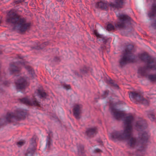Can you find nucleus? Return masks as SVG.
<instances>
[{
  "label": "nucleus",
  "instance_id": "obj_1",
  "mask_svg": "<svg viewBox=\"0 0 156 156\" xmlns=\"http://www.w3.org/2000/svg\"><path fill=\"white\" fill-rule=\"evenodd\" d=\"M111 113L113 116L117 119L125 118L124 124L125 126L123 133L115 131L110 135L112 140H128V144L131 147H134L136 143V138L132 137V123L134 118L133 116H126V114L114 108L111 109Z\"/></svg>",
  "mask_w": 156,
  "mask_h": 156
},
{
  "label": "nucleus",
  "instance_id": "obj_2",
  "mask_svg": "<svg viewBox=\"0 0 156 156\" xmlns=\"http://www.w3.org/2000/svg\"><path fill=\"white\" fill-rule=\"evenodd\" d=\"M8 15L6 22L13 24L14 29L21 32H24L30 29L31 23L27 22L26 18L17 14L14 10L10 11Z\"/></svg>",
  "mask_w": 156,
  "mask_h": 156
},
{
  "label": "nucleus",
  "instance_id": "obj_3",
  "mask_svg": "<svg viewBox=\"0 0 156 156\" xmlns=\"http://www.w3.org/2000/svg\"><path fill=\"white\" fill-rule=\"evenodd\" d=\"M144 62L146 67H140L138 70V73L143 76L147 75L149 69L156 70V61L154 59H141ZM148 79L151 82L156 81V74H150L148 76Z\"/></svg>",
  "mask_w": 156,
  "mask_h": 156
},
{
  "label": "nucleus",
  "instance_id": "obj_4",
  "mask_svg": "<svg viewBox=\"0 0 156 156\" xmlns=\"http://www.w3.org/2000/svg\"><path fill=\"white\" fill-rule=\"evenodd\" d=\"M27 110L18 108L13 112H8L4 119H0V126L3 124V120L8 122L24 119L27 114Z\"/></svg>",
  "mask_w": 156,
  "mask_h": 156
},
{
  "label": "nucleus",
  "instance_id": "obj_5",
  "mask_svg": "<svg viewBox=\"0 0 156 156\" xmlns=\"http://www.w3.org/2000/svg\"><path fill=\"white\" fill-rule=\"evenodd\" d=\"M118 21L115 24L116 27L119 28H124L131 21V18L128 16L119 13L117 15Z\"/></svg>",
  "mask_w": 156,
  "mask_h": 156
},
{
  "label": "nucleus",
  "instance_id": "obj_6",
  "mask_svg": "<svg viewBox=\"0 0 156 156\" xmlns=\"http://www.w3.org/2000/svg\"><path fill=\"white\" fill-rule=\"evenodd\" d=\"M129 97L131 100L137 102L147 105L149 104V101L144 98L140 92L136 91L131 92L129 94Z\"/></svg>",
  "mask_w": 156,
  "mask_h": 156
},
{
  "label": "nucleus",
  "instance_id": "obj_7",
  "mask_svg": "<svg viewBox=\"0 0 156 156\" xmlns=\"http://www.w3.org/2000/svg\"><path fill=\"white\" fill-rule=\"evenodd\" d=\"M133 46L129 45L126 46L125 50L123 51L121 58H133L132 56L133 52Z\"/></svg>",
  "mask_w": 156,
  "mask_h": 156
},
{
  "label": "nucleus",
  "instance_id": "obj_8",
  "mask_svg": "<svg viewBox=\"0 0 156 156\" xmlns=\"http://www.w3.org/2000/svg\"><path fill=\"white\" fill-rule=\"evenodd\" d=\"M37 138V136L34 135L31 140V148H28L26 153L25 154V156H28L29 154L31 156L33 154L36 149L37 145L36 143V140Z\"/></svg>",
  "mask_w": 156,
  "mask_h": 156
},
{
  "label": "nucleus",
  "instance_id": "obj_9",
  "mask_svg": "<svg viewBox=\"0 0 156 156\" xmlns=\"http://www.w3.org/2000/svg\"><path fill=\"white\" fill-rule=\"evenodd\" d=\"M15 84L16 89L20 90L25 89L29 85L27 81L21 77L15 82Z\"/></svg>",
  "mask_w": 156,
  "mask_h": 156
},
{
  "label": "nucleus",
  "instance_id": "obj_10",
  "mask_svg": "<svg viewBox=\"0 0 156 156\" xmlns=\"http://www.w3.org/2000/svg\"><path fill=\"white\" fill-rule=\"evenodd\" d=\"M20 101L23 103L28 106H39L40 102L38 101L36 98H33L29 99L27 98L20 99Z\"/></svg>",
  "mask_w": 156,
  "mask_h": 156
},
{
  "label": "nucleus",
  "instance_id": "obj_11",
  "mask_svg": "<svg viewBox=\"0 0 156 156\" xmlns=\"http://www.w3.org/2000/svg\"><path fill=\"white\" fill-rule=\"evenodd\" d=\"M149 135L147 132L142 131L139 134V137L140 138V141L143 146H145L147 142Z\"/></svg>",
  "mask_w": 156,
  "mask_h": 156
},
{
  "label": "nucleus",
  "instance_id": "obj_12",
  "mask_svg": "<svg viewBox=\"0 0 156 156\" xmlns=\"http://www.w3.org/2000/svg\"><path fill=\"white\" fill-rule=\"evenodd\" d=\"M82 105H75L73 109V115L77 119H80L79 115L81 113L80 109L82 108Z\"/></svg>",
  "mask_w": 156,
  "mask_h": 156
},
{
  "label": "nucleus",
  "instance_id": "obj_13",
  "mask_svg": "<svg viewBox=\"0 0 156 156\" xmlns=\"http://www.w3.org/2000/svg\"><path fill=\"white\" fill-rule=\"evenodd\" d=\"M98 133V129L97 127L88 128L87 129L86 133L88 136L93 137Z\"/></svg>",
  "mask_w": 156,
  "mask_h": 156
},
{
  "label": "nucleus",
  "instance_id": "obj_14",
  "mask_svg": "<svg viewBox=\"0 0 156 156\" xmlns=\"http://www.w3.org/2000/svg\"><path fill=\"white\" fill-rule=\"evenodd\" d=\"M135 126L138 130L139 131L140 129L143 130L145 129L147 125L145 120H140L136 123Z\"/></svg>",
  "mask_w": 156,
  "mask_h": 156
},
{
  "label": "nucleus",
  "instance_id": "obj_15",
  "mask_svg": "<svg viewBox=\"0 0 156 156\" xmlns=\"http://www.w3.org/2000/svg\"><path fill=\"white\" fill-rule=\"evenodd\" d=\"M137 59H121L119 61V66L121 68L122 67L126 65L128 63H133L135 62ZM140 61L142 62L141 59Z\"/></svg>",
  "mask_w": 156,
  "mask_h": 156
},
{
  "label": "nucleus",
  "instance_id": "obj_16",
  "mask_svg": "<svg viewBox=\"0 0 156 156\" xmlns=\"http://www.w3.org/2000/svg\"><path fill=\"white\" fill-rule=\"evenodd\" d=\"M17 63H11L10 66L9 71L11 74L17 73H19L20 70V68L17 67Z\"/></svg>",
  "mask_w": 156,
  "mask_h": 156
},
{
  "label": "nucleus",
  "instance_id": "obj_17",
  "mask_svg": "<svg viewBox=\"0 0 156 156\" xmlns=\"http://www.w3.org/2000/svg\"><path fill=\"white\" fill-rule=\"evenodd\" d=\"M37 95L40 98H46L47 96V94L45 90L43 88L37 89L35 92Z\"/></svg>",
  "mask_w": 156,
  "mask_h": 156
},
{
  "label": "nucleus",
  "instance_id": "obj_18",
  "mask_svg": "<svg viewBox=\"0 0 156 156\" xmlns=\"http://www.w3.org/2000/svg\"><path fill=\"white\" fill-rule=\"evenodd\" d=\"M124 0H115V3L111 2L109 4V5L111 7L113 8L121 7L124 3Z\"/></svg>",
  "mask_w": 156,
  "mask_h": 156
},
{
  "label": "nucleus",
  "instance_id": "obj_19",
  "mask_svg": "<svg viewBox=\"0 0 156 156\" xmlns=\"http://www.w3.org/2000/svg\"><path fill=\"white\" fill-rule=\"evenodd\" d=\"M108 4V2L105 1H101L100 2H98L96 3V6L97 8H101L102 9H106Z\"/></svg>",
  "mask_w": 156,
  "mask_h": 156
},
{
  "label": "nucleus",
  "instance_id": "obj_20",
  "mask_svg": "<svg viewBox=\"0 0 156 156\" xmlns=\"http://www.w3.org/2000/svg\"><path fill=\"white\" fill-rule=\"evenodd\" d=\"M148 16L150 18L156 16V3H154L152 4L151 11L148 13Z\"/></svg>",
  "mask_w": 156,
  "mask_h": 156
},
{
  "label": "nucleus",
  "instance_id": "obj_21",
  "mask_svg": "<svg viewBox=\"0 0 156 156\" xmlns=\"http://www.w3.org/2000/svg\"><path fill=\"white\" fill-rule=\"evenodd\" d=\"M25 68L29 72V73L31 74V76L34 77L35 75L32 67L29 66H25Z\"/></svg>",
  "mask_w": 156,
  "mask_h": 156
},
{
  "label": "nucleus",
  "instance_id": "obj_22",
  "mask_svg": "<svg viewBox=\"0 0 156 156\" xmlns=\"http://www.w3.org/2000/svg\"><path fill=\"white\" fill-rule=\"evenodd\" d=\"M138 56L139 58H152L146 52L139 54Z\"/></svg>",
  "mask_w": 156,
  "mask_h": 156
},
{
  "label": "nucleus",
  "instance_id": "obj_23",
  "mask_svg": "<svg viewBox=\"0 0 156 156\" xmlns=\"http://www.w3.org/2000/svg\"><path fill=\"white\" fill-rule=\"evenodd\" d=\"M78 153L81 154L84 153V148L83 146L82 145H79L77 147Z\"/></svg>",
  "mask_w": 156,
  "mask_h": 156
},
{
  "label": "nucleus",
  "instance_id": "obj_24",
  "mask_svg": "<svg viewBox=\"0 0 156 156\" xmlns=\"http://www.w3.org/2000/svg\"><path fill=\"white\" fill-rule=\"evenodd\" d=\"M109 82L111 84L112 86L113 87L116 88L118 89L119 86L116 84L114 83V81L112 80H110L109 81Z\"/></svg>",
  "mask_w": 156,
  "mask_h": 156
},
{
  "label": "nucleus",
  "instance_id": "obj_25",
  "mask_svg": "<svg viewBox=\"0 0 156 156\" xmlns=\"http://www.w3.org/2000/svg\"><path fill=\"white\" fill-rule=\"evenodd\" d=\"M94 34L97 38H101L102 40H103L104 39V37L102 35L99 34L96 30L94 31Z\"/></svg>",
  "mask_w": 156,
  "mask_h": 156
},
{
  "label": "nucleus",
  "instance_id": "obj_26",
  "mask_svg": "<svg viewBox=\"0 0 156 156\" xmlns=\"http://www.w3.org/2000/svg\"><path fill=\"white\" fill-rule=\"evenodd\" d=\"M114 29V26L111 24L108 25L107 27V29L109 31L112 30Z\"/></svg>",
  "mask_w": 156,
  "mask_h": 156
},
{
  "label": "nucleus",
  "instance_id": "obj_27",
  "mask_svg": "<svg viewBox=\"0 0 156 156\" xmlns=\"http://www.w3.org/2000/svg\"><path fill=\"white\" fill-rule=\"evenodd\" d=\"M148 116L151 121H153L155 119V115L153 114H149Z\"/></svg>",
  "mask_w": 156,
  "mask_h": 156
},
{
  "label": "nucleus",
  "instance_id": "obj_28",
  "mask_svg": "<svg viewBox=\"0 0 156 156\" xmlns=\"http://www.w3.org/2000/svg\"><path fill=\"white\" fill-rule=\"evenodd\" d=\"M63 87L67 90L71 88V86L69 85L65 84L64 85Z\"/></svg>",
  "mask_w": 156,
  "mask_h": 156
},
{
  "label": "nucleus",
  "instance_id": "obj_29",
  "mask_svg": "<svg viewBox=\"0 0 156 156\" xmlns=\"http://www.w3.org/2000/svg\"><path fill=\"white\" fill-rule=\"evenodd\" d=\"M24 143V142H23L22 141H20L19 142H17V144L19 146H21L23 145Z\"/></svg>",
  "mask_w": 156,
  "mask_h": 156
},
{
  "label": "nucleus",
  "instance_id": "obj_30",
  "mask_svg": "<svg viewBox=\"0 0 156 156\" xmlns=\"http://www.w3.org/2000/svg\"><path fill=\"white\" fill-rule=\"evenodd\" d=\"M109 93V91L108 90H106L104 91L103 93V96L105 97V96L108 95Z\"/></svg>",
  "mask_w": 156,
  "mask_h": 156
},
{
  "label": "nucleus",
  "instance_id": "obj_31",
  "mask_svg": "<svg viewBox=\"0 0 156 156\" xmlns=\"http://www.w3.org/2000/svg\"><path fill=\"white\" fill-rule=\"evenodd\" d=\"M24 58V57H22L21 55H17V57H16L15 58H20V59H21V58Z\"/></svg>",
  "mask_w": 156,
  "mask_h": 156
},
{
  "label": "nucleus",
  "instance_id": "obj_32",
  "mask_svg": "<svg viewBox=\"0 0 156 156\" xmlns=\"http://www.w3.org/2000/svg\"><path fill=\"white\" fill-rule=\"evenodd\" d=\"M152 26L155 28H156V20H155L154 23L152 24Z\"/></svg>",
  "mask_w": 156,
  "mask_h": 156
},
{
  "label": "nucleus",
  "instance_id": "obj_33",
  "mask_svg": "<svg viewBox=\"0 0 156 156\" xmlns=\"http://www.w3.org/2000/svg\"><path fill=\"white\" fill-rule=\"evenodd\" d=\"M101 151V150H100V149H95L94 150V152H100V151Z\"/></svg>",
  "mask_w": 156,
  "mask_h": 156
},
{
  "label": "nucleus",
  "instance_id": "obj_34",
  "mask_svg": "<svg viewBox=\"0 0 156 156\" xmlns=\"http://www.w3.org/2000/svg\"><path fill=\"white\" fill-rule=\"evenodd\" d=\"M48 42H44V43H43V44H42V45H43V46L44 45L46 46V45H48Z\"/></svg>",
  "mask_w": 156,
  "mask_h": 156
},
{
  "label": "nucleus",
  "instance_id": "obj_35",
  "mask_svg": "<svg viewBox=\"0 0 156 156\" xmlns=\"http://www.w3.org/2000/svg\"><path fill=\"white\" fill-rule=\"evenodd\" d=\"M47 144L49 146H50V144H51V142H50V141L49 140L47 141Z\"/></svg>",
  "mask_w": 156,
  "mask_h": 156
},
{
  "label": "nucleus",
  "instance_id": "obj_36",
  "mask_svg": "<svg viewBox=\"0 0 156 156\" xmlns=\"http://www.w3.org/2000/svg\"><path fill=\"white\" fill-rule=\"evenodd\" d=\"M9 83V82L8 81H5L4 83V84L8 86V83Z\"/></svg>",
  "mask_w": 156,
  "mask_h": 156
},
{
  "label": "nucleus",
  "instance_id": "obj_37",
  "mask_svg": "<svg viewBox=\"0 0 156 156\" xmlns=\"http://www.w3.org/2000/svg\"><path fill=\"white\" fill-rule=\"evenodd\" d=\"M98 142L100 143V144L101 145H103V142L101 141H98Z\"/></svg>",
  "mask_w": 156,
  "mask_h": 156
},
{
  "label": "nucleus",
  "instance_id": "obj_38",
  "mask_svg": "<svg viewBox=\"0 0 156 156\" xmlns=\"http://www.w3.org/2000/svg\"><path fill=\"white\" fill-rule=\"evenodd\" d=\"M144 150V149H140V150H139L138 151L139 152H140V151H143Z\"/></svg>",
  "mask_w": 156,
  "mask_h": 156
},
{
  "label": "nucleus",
  "instance_id": "obj_39",
  "mask_svg": "<svg viewBox=\"0 0 156 156\" xmlns=\"http://www.w3.org/2000/svg\"><path fill=\"white\" fill-rule=\"evenodd\" d=\"M58 2H61L62 0H56Z\"/></svg>",
  "mask_w": 156,
  "mask_h": 156
},
{
  "label": "nucleus",
  "instance_id": "obj_40",
  "mask_svg": "<svg viewBox=\"0 0 156 156\" xmlns=\"http://www.w3.org/2000/svg\"><path fill=\"white\" fill-rule=\"evenodd\" d=\"M22 2V1H21V0H20L19 1V2Z\"/></svg>",
  "mask_w": 156,
  "mask_h": 156
},
{
  "label": "nucleus",
  "instance_id": "obj_41",
  "mask_svg": "<svg viewBox=\"0 0 156 156\" xmlns=\"http://www.w3.org/2000/svg\"><path fill=\"white\" fill-rule=\"evenodd\" d=\"M81 72H83V71H84V70H81Z\"/></svg>",
  "mask_w": 156,
  "mask_h": 156
},
{
  "label": "nucleus",
  "instance_id": "obj_42",
  "mask_svg": "<svg viewBox=\"0 0 156 156\" xmlns=\"http://www.w3.org/2000/svg\"><path fill=\"white\" fill-rule=\"evenodd\" d=\"M2 52V51L0 50V54H1Z\"/></svg>",
  "mask_w": 156,
  "mask_h": 156
},
{
  "label": "nucleus",
  "instance_id": "obj_43",
  "mask_svg": "<svg viewBox=\"0 0 156 156\" xmlns=\"http://www.w3.org/2000/svg\"><path fill=\"white\" fill-rule=\"evenodd\" d=\"M85 72H87L86 70H85Z\"/></svg>",
  "mask_w": 156,
  "mask_h": 156
},
{
  "label": "nucleus",
  "instance_id": "obj_44",
  "mask_svg": "<svg viewBox=\"0 0 156 156\" xmlns=\"http://www.w3.org/2000/svg\"><path fill=\"white\" fill-rule=\"evenodd\" d=\"M1 23V21L0 20V23Z\"/></svg>",
  "mask_w": 156,
  "mask_h": 156
}]
</instances>
